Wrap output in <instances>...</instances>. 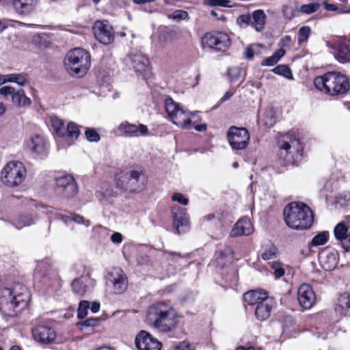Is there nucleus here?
<instances>
[{
	"mask_svg": "<svg viewBox=\"0 0 350 350\" xmlns=\"http://www.w3.org/2000/svg\"><path fill=\"white\" fill-rule=\"evenodd\" d=\"M148 323L162 333L175 329L178 324L176 310L170 301H161L150 305L146 311Z\"/></svg>",
	"mask_w": 350,
	"mask_h": 350,
	"instance_id": "f257e3e1",
	"label": "nucleus"
},
{
	"mask_svg": "<svg viewBox=\"0 0 350 350\" xmlns=\"http://www.w3.org/2000/svg\"><path fill=\"white\" fill-rule=\"evenodd\" d=\"M283 213L286 224L289 228L297 230L310 228L314 221L312 210L303 202L289 203L284 208Z\"/></svg>",
	"mask_w": 350,
	"mask_h": 350,
	"instance_id": "f03ea898",
	"label": "nucleus"
},
{
	"mask_svg": "<svg viewBox=\"0 0 350 350\" xmlns=\"http://www.w3.org/2000/svg\"><path fill=\"white\" fill-rule=\"evenodd\" d=\"M164 105L166 113L174 124L186 129L194 127L196 131L201 132L206 130V124H197L200 118L196 113L184 110L172 98H166Z\"/></svg>",
	"mask_w": 350,
	"mask_h": 350,
	"instance_id": "7ed1b4c3",
	"label": "nucleus"
},
{
	"mask_svg": "<svg viewBox=\"0 0 350 350\" xmlns=\"http://www.w3.org/2000/svg\"><path fill=\"white\" fill-rule=\"evenodd\" d=\"M29 301L30 295L25 288L16 293L9 288L0 286V310L5 315H16L27 307Z\"/></svg>",
	"mask_w": 350,
	"mask_h": 350,
	"instance_id": "20e7f679",
	"label": "nucleus"
},
{
	"mask_svg": "<svg viewBox=\"0 0 350 350\" xmlns=\"http://www.w3.org/2000/svg\"><path fill=\"white\" fill-rule=\"evenodd\" d=\"M315 87L330 95L344 94L350 88L347 77L336 72H327L323 76L317 77L314 80Z\"/></svg>",
	"mask_w": 350,
	"mask_h": 350,
	"instance_id": "39448f33",
	"label": "nucleus"
},
{
	"mask_svg": "<svg viewBox=\"0 0 350 350\" xmlns=\"http://www.w3.org/2000/svg\"><path fill=\"white\" fill-rule=\"evenodd\" d=\"M89 53L81 48L70 51L65 59L64 65L70 75L83 77L90 67Z\"/></svg>",
	"mask_w": 350,
	"mask_h": 350,
	"instance_id": "423d86ee",
	"label": "nucleus"
},
{
	"mask_svg": "<svg viewBox=\"0 0 350 350\" xmlns=\"http://www.w3.org/2000/svg\"><path fill=\"white\" fill-rule=\"evenodd\" d=\"M278 144L280 155L287 163L295 165L301 160L304 147L299 139L286 134L279 139Z\"/></svg>",
	"mask_w": 350,
	"mask_h": 350,
	"instance_id": "0eeeda50",
	"label": "nucleus"
},
{
	"mask_svg": "<svg viewBox=\"0 0 350 350\" xmlns=\"http://www.w3.org/2000/svg\"><path fill=\"white\" fill-rule=\"evenodd\" d=\"M26 170L23 163L11 161L7 163L1 172V179L4 185L10 187L19 185L23 181Z\"/></svg>",
	"mask_w": 350,
	"mask_h": 350,
	"instance_id": "6e6552de",
	"label": "nucleus"
},
{
	"mask_svg": "<svg viewBox=\"0 0 350 350\" xmlns=\"http://www.w3.org/2000/svg\"><path fill=\"white\" fill-rule=\"evenodd\" d=\"M202 45L216 51H225L230 46V41L228 34L224 32H209L202 38Z\"/></svg>",
	"mask_w": 350,
	"mask_h": 350,
	"instance_id": "1a4fd4ad",
	"label": "nucleus"
},
{
	"mask_svg": "<svg viewBox=\"0 0 350 350\" xmlns=\"http://www.w3.org/2000/svg\"><path fill=\"white\" fill-rule=\"evenodd\" d=\"M141 170H130L117 178V187L128 192H137L142 189L139 178Z\"/></svg>",
	"mask_w": 350,
	"mask_h": 350,
	"instance_id": "9d476101",
	"label": "nucleus"
},
{
	"mask_svg": "<svg viewBox=\"0 0 350 350\" xmlns=\"http://www.w3.org/2000/svg\"><path fill=\"white\" fill-rule=\"evenodd\" d=\"M227 138L232 149L241 150L247 148L250 137L245 128L231 126L227 133Z\"/></svg>",
	"mask_w": 350,
	"mask_h": 350,
	"instance_id": "9b49d317",
	"label": "nucleus"
},
{
	"mask_svg": "<svg viewBox=\"0 0 350 350\" xmlns=\"http://www.w3.org/2000/svg\"><path fill=\"white\" fill-rule=\"evenodd\" d=\"M0 95L5 100L10 99L12 104L18 107H25L31 103L30 98L25 95L23 90H16L9 85H4L0 88Z\"/></svg>",
	"mask_w": 350,
	"mask_h": 350,
	"instance_id": "f8f14e48",
	"label": "nucleus"
},
{
	"mask_svg": "<svg viewBox=\"0 0 350 350\" xmlns=\"http://www.w3.org/2000/svg\"><path fill=\"white\" fill-rule=\"evenodd\" d=\"M56 191L66 198L74 197L78 192V187L71 175H64L56 178Z\"/></svg>",
	"mask_w": 350,
	"mask_h": 350,
	"instance_id": "ddd939ff",
	"label": "nucleus"
},
{
	"mask_svg": "<svg viewBox=\"0 0 350 350\" xmlns=\"http://www.w3.org/2000/svg\"><path fill=\"white\" fill-rule=\"evenodd\" d=\"M94 34L96 39L103 44L113 42L115 33L111 25L107 21H98L94 23Z\"/></svg>",
	"mask_w": 350,
	"mask_h": 350,
	"instance_id": "4468645a",
	"label": "nucleus"
},
{
	"mask_svg": "<svg viewBox=\"0 0 350 350\" xmlns=\"http://www.w3.org/2000/svg\"><path fill=\"white\" fill-rule=\"evenodd\" d=\"M124 63L137 72L146 71L149 65L148 57L139 51L129 53L124 59Z\"/></svg>",
	"mask_w": 350,
	"mask_h": 350,
	"instance_id": "2eb2a0df",
	"label": "nucleus"
},
{
	"mask_svg": "<svg viewBox=\"0 0 350 350\" xmlns=\"http://www.w3.org/2000/svg\"><path fill=\"white\" fill-rule=\"evenodd\" d=\"M173 217V226L177 234L185 233L189 228V219L186 209L178 206H174L171 208Z\"/></svg>",
	"mask_w": 350,
	"mask_h": 350,
	"instance_id": "dca6fc26",
	"label": "nucleus"
},
{
	"mask_svg": "<svg viewBox=\"0 0 350 350\" xmlns=\"http://www.w3.org/2000/svg\"><path fill=\"white\" fill-rule=\"evenodd\" d=\"M135 345L138 350H160L161 347V343L144 330L136 336Z\"/></svg>",
	"mask_w": 350,
	"mask_h": 350,
	"instance_id": "f3484780",
	"label": "nucleus"
},
{
	"mask_svg": "<svg viewBox=\"0 0 350 350\" xmlns=\"http://www.w3.org/2000/svg\"><path fill=\"white\" fill-rule=\"evenodd\" d=\"M118 129L120 133L128 137H139L149 134V130L146 125L131 124L127 121L120 123Z\"/></svg>",
	"mask_w": 350,
	"mask_h": 350,
	"instance_id": "a211bd4d",
	"label": "nucleus"
},
{
	"mask_svg": "<svg viewBox=\"0 0 350 350\" xmlns=\"http://www.w3.org/2000/svg\"><path fill=\"white\" fill-rule=\"evenodd\" d=\"M300 306L304 309H310L316 301V295L312 287L307 284H301L297 292Z\"/></svg>",
	"mask_w": 350,
	"mask_h": 350,
	"instance_id": "6ab92c4d",
	"label": "nucleus"
},
{
	"mask_svg": "<svg viewBox=\"0 0 350 350\" xmlns=\"http://www.w3.org/2000/svg\"><path fill=\"white\" fill-rule=\"evenodd\" d=\"M35 340L42 344H49L56 338V332L51 327L46 325H40L32 329Z\"/></svg>",
	"mask_w": 350,
	"mask_h": 350,
	"instance_id": "aec40b11",
	"label": "nucleus"
},
{
	"mask_svg": "<svg viewBox=\"0 0 350 350\" xmlns=\"http://www.w3.org/2000/svg\"><path fill=\"white\" fill-rule=\"evenodd\" d=\"M107 280L112 284L116 293H121L126 289V277L121 269H113L108 274Z\"/></svg>",
	"mask_w": 350,
	"mask_h": 350,
	"instance_id": "412c9836",
	"label": "nucleus"
},
{
	"mask_svg": "<svg viewBox=\"0 0 350 350\" xmlns=\"http://www.w3.org/2000/svg\"><path fill=\"white\" fill-rule=\"evenodd\" d=\"M319 259L323 269L332 271L338 262V254L335 250H324L319 253Z\"/></svg>",
	"mask_w": 350,
	"mask_h": 350,
	"instance_id": "4be33fe9",
	"label": "nucleus"
},
{
	"mask_svg": "<svg viewBox=\"0 0 350 350\" xmlns=\"http://www.w3.org/2000/svg\"><path fill=\"white\" fill-rule=\"evenodd\" d=\"M95 285V281L90 275H83L75 280L72 283L74 292L78 295H83Z\"/></svg>",
	"mask_w": 350,
	"mask_h": 350,
	"instance_id": "5701e85b",
	"label": "nucleus"
},
{
	"mask_svg": "<svg viewBox=\"0 0 350 350\" xmlns=\"http://www.w3.org/2000/svg\"><path fill=\"white\" fill-rule=\"evenodd\" d=\"M254 231L250 220L243 217L240 219L233 226L230 232L231 237L248 236Z\"/></svg>",
	"mask_w": 350,
	"mask_h": 350,
	"instance_id": "b1692460",
	"label": "nucleus"
},
{
	"mask_svg": "<svg viewBox=\"0 0 350 350\" xmlns=\"http://www.w3.org/2000/svg\"><path fill=\"white\" fill-rule=\"evenodd\" d=\"M273 299L267 297L262 299L255 308L256 317L260 321H264L269 317L272 307L273 306Z\"/></svg>",
	"mask_w": 350,
	"mask_h": 350,
	"instance_id": "393cba45",
	"label": "nucleus"
},
{
	"mask_svg": "<svg viewBox=\"0 0 350 350\" xmlns=\"http://www.w3.org/2000/svg\"><path fill=\"white\" fill-rule=\"evenodd\" d=\"M334 49L336 50L335 56L337 60L341 63L350 62V42L341 40L335 44Z\"/></svg>",
	"mask_w": 350,
	"mask_h": 350,
	"instance_id": "a878e982",
	"label": "nucleus"
},
{
	"mask_svg": "<svg viewBox=\"0 0 350 350\" xmlns=\"http://www.w3.org/2000/svg\"><path fill=\"white\" fill-rule=\"evenodd\" d=\"M36 4L37 0H12L14 9L20 15H29L34 10Z\"/></svg>",
	"mask_w": 350,
	"mask_h": 350,
	"instance_id": "bb28decb",
	"label": "nucleus"
},
{
	"mask_svg": "<svg viewBox=\"0 0 350 350\" xmlns=\"http://www.w3.org/2000/svg\"><path fill=\"white\" fill-rule=\"evenodd\" d=\"M27 147L37 154H42L46 150V140L39 134H36L26 142Z\"/></svg>",
	"mask_w": 350,
	"mask_h": 350,
	"instance_id": "cd10ccee",
	"label": "nucleus"
},
{
	"mask_svg": "<svg viewBox=\"0 0 350 350\" xmlns=\"http://www.w3.org/2000/svg\"><path fill=\"white\" fill-rule=\"evenodd\" d=\"M267 297L265 292L251 291L243 295V301L245 304L257 306L259 303H261L262 299H266Z\"/></svg>",
	"mask_w": 350,
	"mask_h": 350,
	"instance_id": "c85d7f7f",
	"label": "nucleus"
},
{
	"mask_svg": "<svg viewBox=\"0 0 350 350\" xmlns=\"http://www.w3.org/2000/svg\"><path fill=\"white\" fill-rule=\"evenodd\" d=\"M335 310L342 316H350V293H344L339 297Z\"/></svg>",
	"mask_w": 350,
	"mask_h": 350,
	"instance_id": "c756f323",
	"label": "nucleus"
},
{
	"mask_svg": "<svg viewBox=\"0 0 350 350\" xmlns=\"http://www.w3.org/2000/svg\"><path fill=\"white\" fill-rule=\"evenodd\" d=\"M266 14L262 10H258L253 12L252 15L251 25L254 27L256 31H260L265 27Z\"/></svg>",
	"mask_w": 350,
	"mask_h": 350,
	"instance_id": "7c9ffc66",
	"label": "nucleus"
},
{
	"mask_svg": "<svg viewBox=\"0 0 350 350\" xmlns=\"http://www.w3.org/2000/svg\"><path fill=\"white\" fill-rule=\"evenodd\" d=\"M27 80L23 74H10L0 77V85L7 83H16L19 85H23L27 83Z\"/></svg>",
	"mask_w": 350,
	"mask_h": 350,
	"instance_id": "2f4dec72",
	"label": "nucleus"
},
{
	"mask_svg": "<svg viewBox=\"0 0 350 350\" xmlns=\"http://www.w3.org/2000/svg\"><path fill=\"white\" fill-rule=\"evenodd\" d=\"M350 226H347L345 222L338 223L334 228V233L336 239L338 241L342 240L349 232H348Z\"/></svg>",
	"mask_w": 350,
	"mask_h": 350,
	"instance_id": "473e14b6",
	"label": "nucleus"
},
{
	"mask_svg": "<svg viewBox=\"0 0 350 350\" xmlns=\"http://www.w3.org/2000/svg\"><path fill=\"white\" fill-rule=\"evenodd\" d=\"M52 126L55 133L62 137H66V126L64 122L57 117L51 118Z\"/></svg>",
	"mask_w": 350,
	"mask_h": 350,
	"instance_id": "72a5a7b5",
	"label": "nucleus"
},
{
	"mask_svg": "<svg viewBox=\"0 0 350 350\" xmlns=\"http://www.w3.org/2000/svg\"><path fill=\"white\" fill-rule=\"evenodd\" d=\"M80 134L79 126L74 122H69L66 126V137L75 140Z\"/></svg>",
	"mask_w": 350,
	"mask_h": 350,
	"instance_id": "f704fd0d",
	"label": "nucleus"
},
{
	"mask_svg": "<svg viewBox=\"0 0 350 350\" xmlns=\"http://www.w3.org/2000/svg\"><path fill=\"white\" fill-rule=\"evenodd\" d=\"M261 257L265 260H271L278 257V248L275 245L271 244L265 247Z\"/></svg>",
	"mask_w": 350,
	"mask_h": 350,
	"instance_id": "c9c22d12",
	"label": "nucleus"
},
{
	"mask_svg": "<svg viewBox=\"0 0 350 350\" xmlns=\"http://www.w3.org/2000/svg\"><path fill=\"white\" fill-rule=\"evenodd\" d=\"M329 239V232L323 231L313 237L310 242L312 246H319L325 244Z\"/></svg>",
	"mask_w": 350,
	"mask_h": 350,
	"instance_id": "e433bc0d",
	"label": "nucleus"
},
{
	"mask_svg": "<svg viewBox=\"0 0 350 350\" xmlns=\"http://www.w3.org/2000/svg\"><path fill=\"white\" fill-rule=\"evenodd\" d=\"M33 223V218L30 215H21L17 218L15 222V226L17 229H21L25 226H29Z\"/></svg>",
	"mask_w": 350,
	"mask_h": 350,
	"instance_id": "4c0bfd02",
	"label": "nucleus"
},
{
	"mask_svg": "<svg viewBox=\"0 0 350 350\" xmlns=\"http://www.w3.org/2000/svg\"><path fill=\"white\" fill-rule=\"evenodd\" d=\"M273 72L275 74L284 76L286 79H293L292 72L286 65H279L273 69Z\"/></svg>",
	"mask_w": 350,
	"mask_h": 350,
	"instance_id": "58836bf2",
	"label": "nucleus"
},
{
	"mask_svg": "<svg viewBox=\"0 0 350 350\" xmlns=\"http://www.w3.org/2000/svg\"><path fill=\"white\" fill-rule=\"evenodd\" d=\"M311 33V29L308 26L301 27L298 32V42L299 44L308 40Z\"/></svg>",
	"mask_w": 350,
	"mask_h": 350,
	"instance_id": "ea45409f",
	"label": "nucleus"
},
{
	"mask_svg": "<svg viewBox=\"0 0 350 350\" xmlns=\"http://www.w3.org/2000/svg\"><path fill=\"white\" fill-rule=\"evenodd\" d=\"M85 135L87 140L90 142H98L100 139V135L94 129L88 128Z\"/></svg>",
	"mask_w": 350,
	"mask_h": 350,
	"instance_id": "a19ab883",
	"label": "nucleus"
},
{
	"mask_svg": "<svg viewBox=\"0 0 350 350\" xmlns=\"http://www.w3.org/2000/svg\"><path fill=\"white\" fill-rule=\"evenodd\" d=\"M271 269L273 270V274L275 278L282 277L285 273V269L282 263L279 262H273L271 263Z\"/></svg>",
	"mask_w": 350,
	"mask_h": 350,
	"instance_id": "79ce46f5",
	"label": "nucleus"
},
{
	"mask_svg": "<svg viewBox=\"0 0 350 350\" xmlns=\"http://www.w3.org/2000/svg\"><path fill=\"white\" fill-rule=\"evenodd\" d=\"M320 5L319 3H311L308 4L302 5L300 8V11L306 14H312L318 10Z\"/></svg>",
	"mask_w": 350,
	"mask_h": 350,
	"instance_id": "37998d69",
	"label": "nucleus"
},
{
	"mask_svg": "<svg viewBox=\"0 0 350 350\" xmlns=\"http://www.w3.org/2000/svg\"><path fill=\"white\" fill-rule=\"evenodd\" d=\"M90 308V303L88 301H82L79 303L77 317L79 319H83L88 314V310Z\"/></svg>",
	"mask_w": 350,
	"mask_h": 350,
	"instance_id": "c03bdc74",
	"label": "nucleus"
},
{
	"mask_svg": "<svg viewBox=\"0 0 350 350\" xmlns=\"http://www.w3.org/2000/svg\"><path fill=\"white\" fill-rule=\"evenodd\" d=\"M264 123L266 126L271 127L274 125L276 122L275 116L271 111H268L265 114Z\"/></svg>",
	"mask_w": 350,
	"mask_h": 350,
	"instance_id": "a18cd8bd",
	"label": "nucleus"
},
{
	"mask_svg": "<svg viewBox=\"0 0 350 350\" xmlns=\"http://www.w3.org/2000/svg\"><path fill=\"white\" fill-rule=\"evenodd\" d=\"M188 16V13L184 10H176L171 15L169 16L170 18H172L174 21H181L187 18Z\"/></svg>",
	"mask_w": 350,
	"mask_h": 350,
	"instance_id": "49530a36",
	"label": "nucleus"
},
{
	"mask_svg": "<svg viewBox=\"0 0 350 350\" xmlns=\"http://www.w3.org/2000/svg\"><path fill=\"white\" fill-rule=\"evenodd\" d=\"M171 198L172 201L177 202L183 206H186L189 204L188 198L180 193H174Z\"/></svg>",
	"mask_w": 350,
	"mask_h": 350,
	"instance_id": "de8ad7c7",
	"label": "nucleus"
},
{
	"mask_svg": "<svg viewBox=\"0 0 350 350\" xmlns=\"http://www.w3.org/2000/svg\"><path fill=\"white\" fill-rule=\"evenodd\" d=\"M99 319L97 318H91L86 319L79 323L81 326L85 327H94L98 325Z\"/></svg>",
	"mask_w": 350,
	"mask_h": 350,
	"instance_id": "09e8293b",
	"label": "nucleus"
},
{
	"mask_svg": "<svg viewBox=\"0 0 350 350\" xmlns=\"http://www.w3.org/2000/svg\"><path fill=\"white\" fill-rule=\"evenodd\" d=\"M241 70L239 67H232L228 70V75L232 80H236L239 77Z\"/></svg>",
	"mask_w": 350,
	"mask_h": 350,
	"instance_id": "8fccbe9b",
	"label": "nucleus"
},
{
	"mask_svg": "<svg viewBox=\"0 0 350 350\" xmlns=\"http://www.w3.org/2000/svg\"><path fill=\"white\" fill-rule=\"evenodd\" d=\"M256 46V45L255 44H252L245 49L243 52V55L246 59H252L254 57L255 53L254 47Z\"/></svg>",
	"mask_w": 350,
	"mask_h": 350,
	"instance_id": "3c124183",
	"label": "nucleus"
},
{
	"mask_svg": "<svg viewBox=\"0 0 350 350\" xmlns=\"http://www.w3.org/2000/svg\"><path fill=\"white\" fill-rule=\"evenodd\" d=\"M237 23L240 25L242 24H251L252 23V15L250 14H243L237 18Z\"/></svg>",
	"mask_w": 350,
	"mask_h": 350,
	"instance_id": "603ef678",
	"label": "nucleus"
},
{
	"mask_svg": "<svg viewBox=\"0 0 350 350\" xmlns=\"http://www.w3.org/2000/svg\"><path fill=\"white\" fill-rule=\"evenodd\" d=\"M228 0H208V4L211 5H219L222 7H230Z\"/></svg>",
	"mask_w": 350,
	"mask_h": 350,
	"instance_id": "864d4df0",
	"label": "nucleus"
},
{
	"mask_svg": "<svg viewBox=\"0 0 350 350\" xmlns=\"http://www.w3.org/2000/svg\"><path fill=\"white\" fill-rule=\"evenodd\" d=\"M278 62L276 59V58L275 57V56L273 55H272L271 56L264 59L262 61V62L261 63V65L266 66H272L275 65V64H277Z\"/></svg>",
	"mask_w": 350,
	"mask_h": 350,
	"instance_id": "5fc2aeb1",
	"label": "nucleus"
},
{
	"mask_svg": "<svg viewBox=\"0 0 350 350\" xmlns=\"http://www.w3.org/2000/svg\"><path fill=\"white\" fill-rule=\"evenodd\" d=\"M340 241L346 251H350V232Z\"/></svg>",
	"mask_w": 350,
	"mask_h": 350,
	"instance_id": "6e6d98bb",
	"label": "nucleus"
},
{
	"mask_svg": "<svg viewBox=\"0 0 350 350\" xmlns=\"http://www.w3.org/2000/svg\"><path fill=\"white\" fill-rule=\"evenodd\" d=\"M122 240V235L120 232H114L111 236V241L114 243H120Z\"/></svg>",
	"mask_w": 350,
	"mask_h": 350,
	"instance_id": "4d7b16f0",
	"label": "nucleus"
},
{
	"mask_svg": "<svg viewBox=\"0 0 350 350\" xmlns=\"http://www.w3.org/2000/svg\"><path fill=\"white\" fill-rule=\"evenodd\" d=\"M72 219L77 224H84L87 226L90 225V221L88 220L85 221L84 218L79 215H74Z\"/></svg>",
	"mask_w": 350,
	"mask_h": 350,
	"instance_id": "13d9d810",
	"label": "nucleus"
},
{
	"mask_svg": "<svg viewBox=\"0 0 350 350\" xmlns=\"http://www.w3.org/2000/svg\"><path fill=\"white\" fill-rule=\"evenodd\" d=\"M291 41V38L290 36H285L281 38L279 45L281 48H283L287 46L290 42Z\"/></svg>",
	"mask_w": 350,
	"mask_h": 350,
	"instance_id": "bf43d9fd",
	"label": "nucleus"
},
{
	"mask_svg": "<svg viewBox=\"0 0 350 350\" xmlns=\"http://www.w3.org/2000/svg\"><path fill=\"white\" fill-rule=\"evenodd\" d=\"M176 350H190V345L187 342L183 341L176 347Z\"/></svg>",
	"mask_w": 350,
	"mask_h": 350,
	"instance_id": "052dcab7",
	"label": "nucleus"
},
{
	"mask_svg": "<svg viewBox=\"0 0 350 350\" xmlns=\"http://www.w3.org/2000/svg\"><path fill=\"white\" fill-rule=\"evenodd\" d=\"M285 53L286 51L284 49L280 48V49L275 51L273 55L275 56L278 62H279L280 59L285 55Z\"/></svg>",
	"mask_w": 350,
	"mask_h": 350,
	"instance_id": "680f3d73",
	"label": "nucleus"
},
{
	"mask_svg": "<svg viewBox=\"0 0 350 350\" xmlns=\"http://www.w3.org/2000/svg\"><path fill=\"white\" fill-rule=\"evenodd\" d=\"M211 15L218 21H225L226 17L223 14H219L215 10H212L210 12Z\"/></svg>",
	"mask_w": 350,
	"mask_h": 350,
	"instance_id": "e2e57ef3",
	"label": "nucleus"
},
{
	"mask_svg": "<svg viewBox=\"0 0 350 350\" xmlns=\"http://www.w3.org/2000/svg\"><path fill=\"white\" fill-rule=\"evenodd\" d=\"M324 8L327 11H337L338 7L335 4L324 3Z\"/></svg>",
	"mask_w": 350,
	"mask_h": 350,
	"instance_id": "0e129e2a",
	"label": "nucleus"
},
{
	"mask_svg": "<svg viewBox=\"0 0 350 350\" xmlns=\"http://www.w3.org/2000/svg\"><path fill=\"white\" fill-rule=\"evenodd\" d=\"M100 304L97 302H94L90 308L91 311L93 313H96L100 310Z\"/></svg>",
	"mask_w": 350,
	"mask_h": 350,
	"instance_id": "69168bd1",
	"label": "nucleus"
},
{
	"mask_svg": "<svg viewBox=\"0 0 350 350\" xmlns=\"http://www.w3.org/2000/svg\"><path fill=\"white\" fill-rule=\"evenodd\" d=\"M232 94L233 93L230 92H226L224 96L222 97L221 100L225 101L228 100L232 96Z\"/></svg>",
	"mask_w": 350,
	"mask_h": 350,
	"instance_id": "338daca9",
	"label": "nucleus"
},
{
	"mask_svg": "<svg viewBox=\"0 0 350 350\" xmlns=\"http://www.w3.org/2000/svg\"><path fill=\"white\" fill-rule=\"evenodd\" d=\"M5 105L3 103L0 102V116H3L5 113Z\"/></svg>",
	"mask_w": 350,
	"mask_h": 350,
	"instance_id": "774afa93",
	"label": "nucleus"
}]
</instances>
